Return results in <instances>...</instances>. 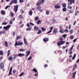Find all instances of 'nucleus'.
I'll return each mask as SVG.
<instances>
[{"mask_svg": "<svg viewBox=\"0 0 79 79\" xmlns=\"http://www.w3.org/2000/svg\"><path fill=\"white\" fill-rule=\"evenodd\" d=\"M64 42H65V41H60L58 42L57 45L58 46H60L61 45H63Z\"/></svg>", "mask_w": 79, "mask_h": 79, "instance_id": "1", "label": "nucleus"}, {"mask_svg": "<svg viewBox=\"0 0 79 79\" xmlns=\"http://www.w3.org/2000/svg\"><path fill=\"white\" fill-rule=\"evenodd\" d=\"M23 44V43L21 41H18V42H15V44L14 45V46H16L18 45H21Z\"/></svg>", "mask_w": 79, "mask_h": 79, "instance_id": "2", "label": "nucleus"}, {"mask_svg": "<svg viewBox=\"0 0 79 79\" xmlns=\"http://www.w3.org/2000/svg\"><path fill=\"white\" fill-rule=\"evenodd\" d=\"M70 3L68 4V5H72V3L74 4L75 2V0H68V2H69Z\"/></svg>", "mask_w": 79, "mask_h": 79, "instance_id": "3", "label": "nucleus"}, {"mask_svg": "<svg viewBox=\"0 0 79 79\" xmlns=\"http://www.w3.org/2000/svg\"><path fill=\"white\" fill-rule=\"evenodd\" d=\"M55 9H60V8H61V6L59 5V4L57 3L56 4V5L55 6Z\"/></svg>", "mask_w": 79, "mask_h": 79, "instance_id": "4", "label": "nucleus"}, {"mask_svg": "<svg viewBox=\"0 0 79 79\" xmlns=\"http://www.w3.org/2000/svg\"><path fill=\"white\" fill-rule=\"evenodd\" d=\"M14 11H15V13H16V12H17V11H18V5H16L14 6Z\"/></svg>", "mask_w": 79, "mask_h": 79, "instance_id": "5", "label": "nucleus"}, {"mask_svg": "<svg viewBox=\"0 0 79 79\" xmlns=\"http://www.w3.org/2000/svg\"><path fill=\"white\" fill-rule=\"evenodd\" d=\"M11 25H9L6 27H3L4 29H5L6 30H8L9 29H10V27Z\"/></svg>", "mask_w": 79, "mask_h": 79, "instance_id": "6", "label": "nucleus"}, {"mask_svg": "<svg viewBox=\"0 0 79 79\" xmlns=\"http://www.w3.org/2000/svg\"><path fill=\"white\" fill-rule=\"evenodd\" d=\"M0 68L1 69H3L4 68V64L3 63H1L0 64Z\"/></svg>", "mask_w": 79, "mask_h": 79, "instance_id": "7", "label": "nucleus"}, {"mask_svg": "<svg viewBox=\"0 0 79 79\" xmlns=\"http://www.w3.org/2000/svg\"><path fill=\"white\" fill-rule=\"evenodd\" d=\"M17 56H24V54L19 53Z\"/></svg>", "mask_w": 79, "mask_h": 79, "instance_id": "8", "label": "nucleus"}, {"mask_svg": "<svg viewBox=\"0 0 79 79\" xmlns=\"http://www.w3.org/2000/svg\"><path fill=\"white\" fill-rule=\"evenodd\" d=\"M22 38V36L21 35L17 36L16 37V40H19V39H21Z\"/></svg>", "mask_w": 79, "mask_h": 79, "instance_id": "9", "label": "nucleus"}, {"mask_svg": "<svg viewBox=\"0 0 79 79\" xmlns=\"http://www.w3.org/2000/svg\"><path fill=\"white\" fill-rule=\"evenodd\" d=\"M44 0H40L39 1L40 4L43 5V4H44Z\"/></svg>", "mask_w": 79, "mask_h": 79, "instance_id": "10", "label": "nucleus"}, {"mask_svg": "<svg viewBox=\"0 0 79 79\" xmlns=\"http://www.w3.org/2000/svg\"><path fill=\"white\" fill-rule=\"evenodd\" d=\"M37 6L36 8V10H38V11H39L40 9H41V8H40V6Z\"/></svg>", "mask_w": 79, "mask_h": 79, "instance_id": "11", "label": "nucleus"}, {"mask_svg": "<svg viewBox=\"0 0 79 79\" xmlns=\"http://www.w3.org/2000/svg\"><path fill=\"white\" fill-rule=\"evenodd\" d=\"M43 41L46 42L47 41H48V38H44L43 39Z\"/></svg>", "mask_w": 79, "mask_h": 79, "instance_id": "12", "label": "nucleus"}, {"mask_svg": "<svg viewBox=\"0 0 79 79\" xmlns=\"http://www.w3.org/2000/svg\"><path fill=\"white\" fill-rule=\"evenodd\" d=\"M1 13L2 15H5V12L4 10H2L1 11Z\"/></svg>", "mask_w": 79, "mask_h": 79, "instance_id": "13", "label": "nucleus"}, {"mask_svg": "<svg viewBox=\"0 0 79 79\" xmlns=\"http://www.w3.org/2000/svg\"><path fill=\"white\" fill-rule=\"evenodd\" d=\"M32 71H34L35 73H38L37 72V70L35 68H34L32 70Z\"/></svg>", "mask_w": 79, "mask_h": 79, "instance_id": "14", "label": "nucleus"}, {"mask_svg": "<svg viewBox=\"0 0 79 79\" xmlns=\"http://www.w3.org/2000/svg\"><path fill=\"white\" fill-rule=\"evenodd\" d=\"M13 60V57L12 56H10L9 57V61H11Z\"/></svg>", "mask_w": 79, "mask_h": 79, "instance_id": "15", "label": "nucleus"}, {"mask_svg": "<svg viewBox=\"0 0 79 79\" xmlns=\"http://www.w3.org/2000/svg\"><path fill=\"white\" fill-rule=\"evenodd\" d=\"M5 45L6 47H8V42L6 41H5Z\"/></svg>", "mask_w": 79, "mask_h": 79, "instance_id": "16", "label": "nucleus"}, {"mask_svg": "<svg viewBox=\"0 0 79 79\" xmlns=\"http://www.w3.org/2000/svg\"><path fill=\"white\" fill-rule=\"evenodd\" d=\"M76 54H74L73 57L72 58V60H74V59H75V57H76Z\"/></svg>", "mask_w": 79, "mask_h": 79, "instance_id": "17", "label": "nucleus"}, {"mask_svg": "<svg viewBox=\"0 0 79 79\" xmlns=\"http://www.w3.org/2000/svg\"><path fill=\"white\" fill-rule=\"evenodd\" d=\"M79 14V12L78 11H77L76 13H75V16H77V15H78Z\"/></svg>", "mask_w": 79, "mask_h": 79, "instance_id": "18", "label": "nucleus"}, {"mask_svg": "<svg viewBox=\"0 0 79 79\" xmlns=\"http://www.w3.org/2000/svg\"><path fill=\"white\" fill-rule=\"evenodd\" d=\"M41 30L43 31H46V28H45L44 27H41Z\"/></svg>", "mask_w": 79, "mask_h": 79, "instance_id": "19", "label": "nucleus"}, {"mask_svg": "<svg viewBox=\"0 0 79 79\" xmlns=\"http://www.w3.org/2000/svg\"><path fill=\"white\" fill-rule=\"evenodd\" d=\"M76 71H75L74 73H73V77H75V75L76 74Z\"/></svg>", "mask_w": 79, "mask_h": 79, "instance_id": "20", "label": "nucleus"}, {"mask_svg": "<svg viewBox=\"0 0 79 79\" xmlns=\"http://www.w3.org/2000/svg\"><path fill=\"white\" fill-rule=\"evenodd\" d=\"M13 1V3H15V4H16L18 3V1L17 0H14Z\"/></svg>", "mask_w": 79, "mask_h": 79, "instance_id": "21", "label": "nucleus"}, {"mask_svg": "<svg viewBox=\"0 0 79 79\" xmlns=\"http://www.w3.org/2000/svg\"><path fill=\"white\" fill-rule=\"evenodd\" d=\"M53 32H54V33H57L58 31H57V29H55L53 31Z\"/></svg>", "mask_w": 79, "mask_h": 79, "instance_id": "22", "label": "nucleus"}, {"mask_svg": "<svg viewBox=\"0 0 79 79\" xmlns=\"http://www.w3.org/2000/svg\"><path fill=\"white\" fill-rule=\"evenodd\" d=\"M0 55H3V51L2 50L0 51Z\"/></svg>", "mask_w": 79, "mask_h": 79, "instance_id": "23", "label": "nucleus"}, {"mask_svg": "<svg viewBox=\"0 0 79 79\" xmlns=\"http://www.w3.org/2000/svg\"><path fill=\"white\" fill-rule=\"evenodd\" d=\"M26 49H20L19 51L20 52H23V51H24V50H26Z\"/></svg>", "mask_w": 79, "mask_h": 79, "instance_id": "24", "label": "nucleus"}, {"mask_svg": "<svg viewBox=\"0 0 79 79\" xmlns=\"http://www.w3.org/2000/svg\"><path fill=\"white\" fill-rule=\"evenodd\" d=\"M52 23H55V22H56V20L55 19H53L52 20Z\"/></svg>", "mask_w": 79, "mask_h": 79, "instance_id": "25", "label": "nucleus"}, {"mask_svg": "<svg viewBox=\"0 0 79 79\" xmlns=\"http://www.w3.org/2000/svg\"><path fill=\"white\" fill-rule=\"evenodd\" d=\"M67 8H68V9H69L70 10H71V9H72V7L71 6H70L69 5H68Z\"/></svg>", "mask_w": 79, "mask_h": 79, "instance_id": "26", "label": "nucleus"}, {"mask_svg": "<svg viewBox=\"0 0 79 79\" xmlns=\"http://www.w3.org/2000/svg\"><path fill=\"white\" fill-rule=\"evenodd\" d=\"M41 32L42 31H41V30H39L37 34H40Z\"/></svg>", "mask_w": 79, "mask_h": 79, "instance_id": "27", "label": "nucleus"}, {"mask_svg": "<svg viewBox=\"0 0 79 79\" xmlns=\"http://www.w3.org/2000/svg\"><path fill=\"white\" fill-rule=\"evenodd\" d=\"M46 14L47 15H49V13H50V12L48 11V10H46Z\"/></svg>", "mask_w": 79, "mask_h": 79, "instance_id": "28", "label": "nucleus"}, {"mask_svg": "<svg viewBox=\"0 0 79 79\" xmlns=\"http://www.w3.org/2000/svg\"><path fill=\"white\" fill-rule=\"evenodd\" d=\"M34 29L35 30H38L39 29V27H37L35 26L34 27Z\"/></svg>", "mask_w": 79, "mask_h": 79, "instance_id": "29", "label": "nucleus"}, {"mask_svg": "<svg viewBox=\"0 0 79 79\" xmlns=\"http://www.w3.org/2000/svg\"><path fill=\"white\" fill-rule=\"evenodd\" d=\"M29 14L30 15V16H31L32 15V11L30 10L29 13Z\"/></svg>", "mask_w": 79, "mask_h": 79, "instance_id": "30", "label": "nucleus"}, {"mask_svg": "<svg viewBox=\"0 0 79 79\" xmlns=\"http://www.w3.org/2000/svg\"><path fill=\"white\" fill-rule=\"evenodd\" d=\"M32 56H30L27 59L28 60H32Z\"/></svg>", "mask_w": 79, "mask_h": 79, "instance_id": "31", "label": "nucleus"}, {"mask_svg": "<svg viewBox=\"0 0 79 79\" xmlns=\"http://www.w3.org/2000/svg\"><path fill=\"white\" fill-rule=\"evenodd\" d=\"M10 50H9L7 52V56H8L10 55Z\"/></svg>", "mask_w": 79, "mask_h": 79, "instance_id": "32", "label": "nucleus"}, {"mask_svg": "<svg viewBox=\"0 0 79 79\" xmlns=\"http://www.w3.org/2000/svg\"><path fill=\"white\" fill-rule=\"evenodd\" d=\"M63 11L64 12L65 11H66V8L65 7H64L62 9Z\"/></svg>", "mask_w": 79, "mask_h": 79, "instance_id": "33", "label": "nucleus"}, {"mask_svg": "<svg viewBox=\"0 0 79 79\" xmlns=\"http://www.w3.org/2000/svg\"><path fill=\"white\" fill-rule=\"evenodd\" d=\"M39 18V17L38 16H36L35 18V21H37L38 20V19Z\"/></svg>", "mask_w": 79, "mask_h": 79, "instance_id": "34", "label": "nucleus"}, {"mask_svg": "<svg viewBox=\"0 0 79 79\" xmlns=\"http://www.w3.org/2000/svg\"><path fill=\"white\" fill-rule=\"evenodd\" d=\"M27 25L28 27V28H30V27H31V25H29V24L27 23Z\"/></svg>", "mask_w": 79, "mask_h": 79, "instance_id": "35", "label": "nucleus"}, {"mask_svg": "<svg viewBox=\"0 0 79 79\" xmlns=\"http://www.w3.org/2000/svg\"><path fill=\"white\" fill-rule=\"evenodd\" d=\"M40 23V20H39L37 21V24H39Z\"/></svg>", "mask_w": 79, "mask_h": 79, "instance_id": "36", "label": "nucleus"}, {"mask_svg": "<svg viewBox=\"0 0 79 79\" xmlns=\"http://www.w3.org/2000/svg\"><path fill=\"white\" fill-rule=\"evenodd\" d=\"M70 34H73V30H72L70 31Z\"/></svg>", "mask_w": 79, "mask_h": 79, "instance_id": "37", "label": "nucleus"}, {"mask_svg": "<svg viewBox=\"0 0 79 79\" xmlns=\"http://www.w3.org/2000/svg\"><path fill=\"white\" fill-rule=\"evenodd\" d=\"M62 6L63 7H66V4L64 3L62 4Z\"/></svg>", "mask_w": 79, "mask_h": 79, "instance_id": "38", "label": "nucleus"}, {"mask_svg": "<svg viewBox=\"0 0 79 79\" xmlns=\"http://www.w3.org/2000/svg\"><path fill=\"white\" fill-rule=\"evenodd\" d=\"M40 2H39H39H37L36 4L37 6H40Z\"/></svg>", "mask_w": 79, "mask_h": 79, "instance_id": "39", "label": "nucleus"}, {"mask_svg": "<svg viewBox=\"0 0 79 79\" xmlns=\"http://www.w3.org/2000/svg\"><path fill=\"white\" fill-rule=\"evenodd\" d=\"M24 74V73H21L19 75L20 77H21Z\"/></svg>", "mask_w": 79, "mask_h": 79, "instance_id": "40", "label": "nucleus"}, {"mask_svg": "<svg viewBox=\"0 0 79 79\" xmlns=\"http://www.w3.org/2000/svg\"><path fill=\"white\" fill-rule=\"evenodd\" d=\"M59 32H61V33H63V30H62L61 29L60 31H59Z\"/></svg>", "mask_w": 79, "mask_h": 79, "instance_id": "41", "label": "nucleus"}, {"mask_svg": "<svg viewBox=\"0 0 79 79\" xmlns=\"http://www.w3.org/2000/svg\"><path fill=\"white\" fill-rule=\"evenodd\" d=\"M70 37L71 39H73V38H74V36H73V35H72L70 36Z\"/></svg>", "mask_w": 79, "mask_h": 79, "instance_id": "42", "label": "nucleus"}, {"mask_svg": "<svg viewBox=\"0 0 79 79\" xmlns=\"http://www.w3.org/2000/svg\"><path fill=\"white\" fill-rule=\"evenodd\" d=\"M69 12L70 13H73V11L72 10H71L69 11Z\"/></svg>", "mask_w": 79, "mask_h": 79, "instance_id": "43", "label": "nucleus"}, {"mask_svg": "<svg viewBox=\"0 0 79 79\" xmlns=\"http://www.w3.org/2000/svg\"><path fill=\"white\" fill-rule=\"evenodd\" d=\"M8 24V23H7L4 22L2 23V24L3 25H6V24Z\"/></svg>", "mask_w": 79, "mask_h": 79, "instance_id": "44", "label": "nucleus"}, {"mask_svg": "<svg viewBox=\"0 0 79 79\" xmlns=\"http://www.w3.org/2000/svg\"><path fill=\"white\" fill-rule=\"evenodd\" d=\"M21 18H22V15H19V19H21Z\"/></svg>", "mask_w": 79, "mask_h": 79, "instance_id": "45", "label": "nucleus"}, {"mask_svg": "<svg viewBox=\"0 0 79 79\" xmlns=\"http://www.w3.org/2000/svg\"><path fill=\"white\" fill-rule=\"evenodd\" d=\"M24 43H25V42H27V40H26V38H25L24 39Z\"/></svg>", "mask_w": 79, "mask_h": 79, "instance_id": "46", "label": "nucleus"}, {"mask_svg": "<svg viewBox=\"0 0 79 79\" xmlns=\"http://www.w3.org/2000/svg\"><path fill=\"white\" fill-rule=\"evenodd\" d=\"M14 15V14H13V13H11V14H10V15L12 17H13Z\"/></svg>", "mask_w": 79, "mask_h": 79, "instance_id": "47", "label": "nucleus"}, {"mask_svg": "<svg viewBox=\"0 0 79 79\" xmlns=\"http://www.w3.org/2000/svg\"><path fill=\"white\" fill-rule=\"evenodd\" d=\"M9 23H10V24H12V23H13V21H12V20H10Z\"/></svg>", "mask_w": 79, "mask_h": 79, "instance_id": "48", "label": "nucleus"}, {"mask_svg": "<svg viewBox=\"0 0 79 79\" xmlns=\"http://www.w3.org/2000/svg\"><path fill=\"white\" fill-rule=\"evenodd\" d=\"M19 2L20 3H23L24 2L23 0H19Z\"/></svg>", "mask_w": 79, "mask_h": 79, "instance_id": "49", "label": "nucleus"}, {"mask_svg": "<svg viewBox=\"0 0 79 79\" xmlns=\"http://www.w3.org/2000/svg\"><path fill=\"white\" fill-rule=\"evenodd\" d=\"M73 45H72V46L70 48L69 50L70 51H71V50H72V49H73Z\"/></svg>", "mask_w": 79, "mask_h": 79, "instance_id": "50", "label": "nucleus"}, {"mask_svg": "<svg viewBox=\"0 0 79 79\" xmlns=\"http://www.w3.org/2000/svg\"><path fill=\"white\" fill-rule=\"evenodd\" d=\"M10 74H11V71H10L9 74H8V76L10 75Z\"/></svg>", "mask_w": 79, "mask_h": 79, "instance_id": "51", "label": "nucleus"}, {"mask_svg": "<svg viewBox=\"0 0 79 79\" xmlns=\"http://www.w3.org/2000/svg\"><path fill=\"white\" fill-rule=\"evenodd\" d=\"M77 40V39H75L73 41V42H75Z\"/></svg>", "mask_w": 79, "mask_h": 79, "instance_id": "52", "label": "nucleus"}, {"mask_svg": "<svg viewBox=\"0 0 79 79\" xmlns=\"http://www.w3.org/2000/svg\"><path fill=\"white\" fill-rule=\"evenodd\" d=\"M30 23L31 25L32 26H34V24H33V23L31 22H30Z\"/></svg>", "mask_w": 79, "mask_h": 79, "instance_id": "53", "label": "nucleus"}, {"mask_svg": "<svg viewBox=\"0 0 79 79\" xmlns=\"http://www.w3.org/2000/svg\"><path fill=\"white\" fill-rule=\"evenodd\" d=\"M66 35H63V37H64V38H65V37H66Z\"/></svg>", "mask_w": 79, "mask_h": 79, "instance_id": "54", "label": "nucleus"}, {"mask_svg": "<svg viewBox=\"0 0 79 79\" xmlns=\"http://www.w3.org/2000/svg\"><path fill=\"white\" fill-rule=\"evenodd\" d=\"M9 7H10V6H7L5 8L6 10H7V9H8V8Z\"/></svg>", "mask_w": 79, "mask_h": 79, "instance_id": "55", "label": "nucleus"}, {"mask_svg": "<svg viewBox=\"0 0 79 79\" xmlns=\"http://www.w3.org/2000/svg\"><path fill=\"white\" fill-rule=\"evenodd\" d=\"M52 30H50L48 32H47V34H49L52 32Z\"/></svg>", "mask_w": 79, "mask_h": 79, "instance_id": "56", "label": "nucleus"}, {"mask_svg": "<svg viewBox=\"0 0 79 79\" xmlns=\"http://www.w3.org/2000/svg\"><path fill=\"white\" fill-rule=\"evenodd\" d=\"M13 3V1H12L10 2V5H12Z\"/></svg>", "mask_w": 79, "mask_h": 79, "instance_id": "57", "label": "nucleus"}, {"mask_svg": "<svg viewBox=\"0 0 79 79\" xmlns=\"http://www.w3.org/2000/svg\"><path fill=\"white\" fill-rule=\"evenodd\" d=\"M21 11L22 12V13H24V10H23V9H21Z\"/></svg>", "mask_w": 79, "mask_h": 79, "instance_id": "58", "label": "nucleus"}, {"mask_svg": "<svg viewBox=\"0 0 79 79\" xmlns=\"http://www.w3.org/2000/svg\"><path fill=\"white\" fill-rule=\"evenodd\" d=\"M64 31L66 32H68V30H64Z\"/></svg>", "mask_w": 79, "mask_h": 79, "instance_id": "59", "label": "nucleus"}, {"mask_svg": "<svg viewBox=\"0 0 79 79\" xmlns=\"http://www.w3.org/2000/svg\"><path fill=\"white\" fill-rule=\"evenodd\" d=\"M24 44L25 45H26V46H27V42L24 43Z\"/></svg>", "mask_w": 79, "mask_h": 79, "instance_id": "60", "label": "nucleus"}, {"mask_svg": "<svg viewBox=\"0 0 79 79\" xmlns=\"http://www.w3.org/2000/svg\"><path fill=\"white\" fill-rule=\"evenodd\" d=\"M76 68L73 67V68L72 69L73 71H74V70H75V69H76Z\"/></svg>", "mask_w": 79, "mask_h": 79, "instance_id": "61", "label": "nucleus"}, {"mask_svg": "<svg viewBox=\"0 0 79 79\" xmlns=\"http://www.w3.org/2000/svg\"><path fill=\"white\" fill-rule=\"evenodd\" d=\"M60 41H62V40H63V38L61 37H60Z\"/></svg>", "mask_w": 79, "mask_h": 79, "instance_id": "62", "label": "nucleus"}, {"mask_svg": "<svg viewBox=\"0 0 79 79\" xmlns=\"http://www.w3.org/2000/svg\"><path fill=\"white\" fill-rule=\"evenodd\" d=\"M76 67H77V65H76V64H75L74 65L73 67L75 68H76Z\"/></svg>", "mask_w": 79, "mask_h": 79, "instance_id": "63", "label": "nucleus"}, {"mask_svg": "<svg viewBox=\"0 0 79 79\" xmlns=\"http://www.w3.org/2000/svg\"><path fill=\"white\" fill-rule=\"evenodd\" d=\"M27 31H31V28H27Z\"/></svg>", "mask_w": 79, "mask_h": 79, "instance_id": "64", "label": "nucleus"}]
</instances>
